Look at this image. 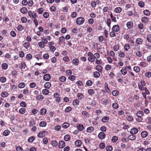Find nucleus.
I'll list each match as a JSON object with an SVG mask.
<instances>
[{"instance_id": "59", "label": "nucleus", "mask_w": 151, "mask_h": 151, "mask_svg": "<svg viewBox=\"0 0 151 151\" xmlns=\"http://www.w3.org/2000/svg\"><path fill=\"white\" fill-rule=\"evenodd\" d=\"M110 17L111 18L113 22H116V18L115 17H114L112 14V13H111L110 14Z\"/></svg>"}, {"instance_id": "49", "label": "nucleus", "mask_w": 151, "mask_h": 151, "mask_svg": "<svg viewBox=\"0 0 151 151\" xmlns=\"http://www.w3.org/2000/svg\"><path fill=\"white\" fill-rule=\"evenodd\" d=\"M86 84L88 86H90L92 85L93 83L91 80H88L86 82Z\"/></svg>"}, {"instance_id": "20", "label": "nucleus", "mask_w": 151, "mask_h": 151, "mask_svg": "<svg viewBox=\"0 0 151 151\" xmlns=\"http://www.w3.org/2000/svg\"><path fill=\"white\" fill-rule=\"evenodd\" d=\"M93 76L96 78L99 77L100 76V74L99 72L96 71L93 73Z\"/></svg>"}, {"instance_id": "7", "label": "nucleus", "mask_w": 151, "mask_h": 151, "mask_svg": "<svg viewBox=\"0 0 151 151\" xmlns=\"http://www.w3.org/2000/svg\"><path fill=\"white\" fill-rule=\"evenodd\" d=\"M20 11L23 14H26L28 12L27 9L25 7L21 8Z\"/></svg>"}, {"instance_id": "33", "label": "nucleus", "mask_w": 151, "mask_h": 151, "mask_svg": "<svg viewBox=\"0 0 151 151\" xmlns=\"http://www.w3.org/2000/svg\"><path fill=\"white\" fill-rule=\"evenodd\" d=\"M10 133V132L8 130H5L3 132V135L5 136H8Z\"/></svg>"}, {"instance_id": "54", "label": "nucleus", "mask_w": 151, "mask_h": 151, "mask_svg": "<svg viewBox=\"0 0 151 151\" xmlns=\"http://www.w3.org/2000/svg\"><path fill=\"white\" fill-rule=\"evenodd\" d=\"M106 148L107 151H111L113 150V147L111 146H107Z\"/></svg>"}, {"instance_id": "46", "label": "nucleus", "mask_w": 151, "mask_h": 151, "mask_svg": "<svg viewBox=\"0 0 151 151\" xmlns=\"http://www.w3.org/2000/svg\"><path fill=\"white\" fill-rule=\"evenodd\" d=\"M35 139V138L33 136L29 137L28 139V141L30 142H33Z\"/></svg>"}, {"instance_id": "37", "label": "nucleus", "mask_w": 151, "mask_h": 151, "mask_svg": "<svg viewBox=\"0 0 151 151\" xmlns=\"http://www.w3.org/2000/svg\"><path fill=\"white\" fill-rule=\"evenodd\" d=\"M42 93L43 94L47 95L49 93V91L47 89H45L42 90Z\"/></svg>"}, {"instance_id": "50", "label": "nucleus", "mask_w": 151, "mask_h": 151, "mask_svg": "<svg viewBox=\"0 0 151 151\" xmlns=\"http://www.w3.org/2000/svg\"><path fill=\"white\" fill-rule=\"evenodd\" d=\"M45 136V135L43 134L42 131H40L37 134V136L40 138H42Z\"/></svg>"}, {"instance_id": "36", "label": "nucleus", "mask_w": 151, "mask_h": 151, "mask_svg": "<svg viewBox=\"0 0 151 151\" xmlns=\"http://www.w3.org/2000/svg\"><path fill=\"white\" fill-rule=\"evenodd\" d=\"M25 86V84L23 82L19 84L18 87L19 88H23Z\"/></svg>"}, {"instance_id": "48", "label": "nucleus", "mask_w": 151, "mask_h": 151, "mask_svg": "<svg viewBox=\"0 0 151 151\" xmlns=\"http://www.w3.org/2000/svg\"><path fill=\"white\" fill-rule=\"evenodd\" d=\"M70 139V136L68 135H66L64 137V139L66 141H68Z\"/></svg>"}, {"instance_id": "30", "label": "nucleus", "mask_w": 151, "mask_h": 151, "mask_svg": "<svg viewBox=\"0 0 151 151\" xmlns=\"http://www.w3.org/2000/svg\"><path fill=\"white\" fill-rule=\"evenodd\" d=\"M30 45V43L28 42H25L24 43V46L26 49L29 47Z\"/></svg>"}, {"instance_id": "15", "label": "nucleus", "mask_w": 151, "mask_h": 151, "mask_svg": "<svg viewBox=\"0 0 151 151\" xmlns=\"http://www.w3.org/2000/svg\"><path fill=\"white\" fill-rule=\"evenodd\" d=\"M47 112V110L45 108L42 109L40 110V113L42 115H45Z\"/></svg>"}, {"instance_id": "39", "label": "nucleus", "mask_w": 151, "mask_h": 151, "mask_svg": "<svg viewBox=\"0 0 151 151\" xmlns=\"http://www.w3.org/2000/svg\"><path fill=\"white\" fill-rule=\"evenodd\" d=\"M44 98V97L42 95H39L36 96V99L39 100H41L43 99Z\"/></svg>"}, {"instance_id": "9", "label": "nucleus", "mask_w": 151, "mask_h": 151, "mask_svg": "<svg viewBox=\"0 0 151 151\" xmlns=\"http://www.w3.org/2000/svg\"><path fill=\"white\" fill-rule=\"evenodd\" d=\"M142 22L145 24L149 22L148 18L146 17H143L142 18Z\"/></svg>"}, {"instance_id": "56", "label": "nucleus", "mask_w": 151, "mask_h": 151, "mask_svg": "<svg viewBox=\"0 0 151 151\" xmlns=\"http://www.w3.org/2000/svg\"><path fill=\"white\" fill-rule=\"evenodd\" d=\"M112 107L113 108L116 109L119 107V105L116 103H113L112 105Z\"/></svg>"}, {"instance_id": "61", "label": "nucleus", "mask_w": 151, "mask_h": 151, "mask_svg": "<svg viewBox=\"0 0 151 151\" xmlns=\"http://www.w3.org/2000/svg\"><path fill=\"white\" fill-rule=\"evenodd\" d=\"M68 78L70 80L73 81L76 78V77L74 75H71L69 76Z\"/></svg>"}, {"instance_id": "26", "label": "nucleus", "mask_w": 151, "mask_h": 151, "mask_svg": "<svg viewBox=\"0 0 151 151\" xmlns=\"http://www.w3.org/2000/svg\"><path fill=\"white\" fill-rule=\"evenodd\" d=\"M47 125V123L45 121H42L39 124V126L40 127H45Z\"/></svg>"}, {"instance_id": "19", "label": "nucleus", "mask_w": 151, "mask_h": 151, "mask_svg": "<svg viewBox=\"0 0 151 151\" xmlns=\"http://www.w3.org/2000/svg\"><path fill=\"white\" fill-rule=\"evenodd\" d=\"M94 130V128L92 127H90L87 128L86 131L87 132L91 133Z\"/></svg>"}, {"instance_id": "13", "label": "nucleus", "mask_w": 151, "mask_h": 151, "mask_svg": "<svg viewBox=\"0 0 151 151\" xmlns=\"http://www.w3.org/2000/svg\"><path fill=\"white\" fill-rule=\"evenodd\" d=\"M77 128L80 131H82L84 129V127L83 125L79 124L77 126Z\"/></svg>"}, {"instance_id": "8", "label": "nucleus", "mask_w": 151, "mask_h": 151, "mask_svg": "<svg viewBox=\"0 0 151 151\" xmlns=\"http://www.w3.org/2000/svg\"><path fill=\"white\" fill-rule=\"evenodd\" d=\"M128 138L129 139L133 141L135 139L136 137L134 134H131L128 136Z\"/></svg>"}, {"instance_id": "12", "label": "nucleus", "mask_w": 151, "mask_h": 151, "mask_svg": "<svg viewBox=\"0 0 151 151\" xmlns=\"http://www.w3.org/2000/svg\"><path fill=\"white\" fill-rule=\"evenodd\" d=\"M82 113L85 117L87 118L89 117V114L86 111H83Z\"/></svg>"}, {"instance_id": "38", "label": "nucleus", "mask_w": 151, "mask_h": 151, "mask_svg": "<svg viewBox=\"0 0 151 151\" xmlns=\"http://www.w3.org/2000/svg\"><path fill=\"white\" fill-rule=\"evenodd\" d=\"M8 65L6 63H3L1 65L2 69L4 70H6L8 68Z\"/></svg>"}, {"instance_id": "35", "label": "nucleus", "mask_w": 151, "mask_h": 151, "mask_svg": "<svg viewBox=\"0 0 151 151\" xmlns=\"http://www.w3.org/2000/svg\"><path fill=\"white\" fill-rule=\"evenodd\" d=\"M133 70L136 73L139 72L140 70V68L138 66L134 67L133 68Z\"/></svg>"}, {"instance_id": "47", "label": "nucleus", "mask_w": 151, "mask_h": 151, "mask_svg": "<svg viewBox=\"0 0 151 151\" xmlns=\"http://www.w3.org/2000/svg\"><path fill=\"white\" fill-rule=\"evenodd\" d=\"M144 14L146 16H149L150 14V12L148 10H145L143 11Z\"/></svg>"}, {"instance_id": "4", "label": "nucleus", "mask_w": 151, "mask_h": 151, "mask_svg": "<svg viewBox=\"0 0 151 151\" xmlns=\"http://www.w3.org/2000/svg\"><path fill=\"white\" fill-rule=\"evenodd\" d=\"M51 77L50 74H45L43 76V79L44 80L48 81L50 79Z\"/></svg>"}, {"instance_id": "60", "label": "nucleus", "mask_w": 151, "mask_h": 151, "mask_svg": "<svg viewBox=\"0 0 151 151\" xmlns=\"http://www.w3.org/2000/svg\"><path fill=\"white\" fill-rule=\"evenodd\" d=\"M126 118L127 120L129 121H131L133 120V117L130 115L127 116Z\"/></svg>"}, {"instance_id": "62", "label": "nucleus", "mask_w": 151, "mask_h": 151, "mask_svg": "<svg viewBox=\"0 0 151 151\" xmlns=\"http://www.w3.org/2000/svg\"><path fill=\"white\" fill-rule=\"evenodd\" d=\"M88 60L90 62H92L94 61L95 58L92 57H89L88 58Z\"/></svg>"}, {"instance_id": "27", "label": "nucleus", "mask_w": 151, "mask_h": 151, "mask_svg": "<svg viewBox=\"0 0 151 151\" xmlns=\"http://www.w3.org/2000/svg\"><path fill=\"white\" fill-rule=\"evenodd\" d=\"M109 120V118L106 116L104 117L102 119V121L104 122H106Z\"/></svg>"}, {"instance_id": "63", "label": "nucleus", "mask_w": 151, "mask_h": 151, "mask_svg": "<svg viewBox=\"0 0 151 151\" xmlns=\"http://www.w3.org/2000/svg\"><path fill=\"white\" fill-rule=\"evenodd\" d=\"M147 39L148 42L151 43V34H149L147 36Z\"/></svg>"}, {"instance_id": "21", "label": "nucleus", "mask_w": 151, "mask_h": 151, "mask_svg": "<svg viewBox=\"0 0 151 151\" xmlns=\"http://www.w3.org/2000/svg\"><path fill=\"white\" fill-rule=\"evenodd\" d=\"M96 69L99 72H101L102 70V67L100 65H97L96 66Z\"/></svg>"}, {"instance_id": "2", "label": "nucleus", "mask_w": 151, "mask_h": 151, "mask_svg": "<svg viewBox=\"0 0 151 151\" xmlns=\"http://www.w3.org/2000/svg\"><path fill=\"white\" fill-rule=\"evenodd\" d=\"M98 136L99 139H103L105 138L106 134L104 132H101L99 134Z\"/></svg>"}, {"instance_id": "51", "label": "nucleus", "mask_w": 151, "mask_h": 151, "mask_svg": "<svg viewBox=\"0 0 151 151\" xmlns=\"http://www.w3.org/2000/svg\"><path fill=\"white\" fill-rule=\"evenodd\" d=\"M99 146L100 149H102L105 147V145L104 143L101 142Z\"/></svg>"}, {"instance_id": "14", "label": "nucleus", "mask_w": 151, "mask_h": 151, "mask_svg": "<svg viewBox=\"0 0 151 151\" xmlns=\"http://www.w3.org/2000/svg\"><path fill=\"white\" fill-rule=\"evenodd\" d=\"M148 135V133L146 131H144L142 132L141 133V136L143 138H146Z\"/></svg>"}, {"instance_id": "45", "label": "nucleus", "mask_w": 151, "mask_h": 151, "mask_svg": "<svg viewBox=\"0 0 151 151\" xmlns=\"http://www.w3.org/2000/svg\"><path fill=\"white\" fill-rule=\"evenodd\" d=\"M118 140V137L116 136H114L112 137V141L113 142H115Z\"/></svg>"}, {"instance_id": "40", "label": "nucleus", "mask_w": 151, "mask_h": 151, "mask_svg": "<svg viewBox=\"0 0 151 151\" xmlns=\"http://www.w3.org/2000/svg\"><path fill=\"white\" fill-rule=\"evenodd\" d=\"M104 87L105 88V90L107 92H108L109 91H110V89L108 87V84L107 83H105Z\"/></svg>"}, {"instance_id": "28", "label": "nucleus", "mask_w": 151, "mask_h": 151, "mask_svg": "<svg viewBox=\"0 0 151 151\" xmlns=\"http://www.w3.org/2000/svg\"><path fill=\"white\" fill-rule=\"evenodd\" d=\"M88 92L89 94L91 96L93 95L95 93L93 89H89L88 90Z\"/></svg>"}, {"instance_id": "64", "label": "nucleus", "mask_w": 151, "mask_h": 151, "mask_svg": "<svg viewBox=\"0 0 151 151\" xmlns=\"http://www.w3.org/2000/svg\"><path fill=\"white\" fill-rule=\"evenodd\" d=\"M16 150L17 151H24L22 148L19 146L16 147Z\"/></svg>"}, {"instance_id": "10", "label": "nucleus", "mask_w": 151, "mask_h": 151, "mask_svg": "<svg viewBox=\"0 0 151 151\" xmlns=\"http://www.w3.org/2000/svg\"><path fill=\"white\" fill-rule=\"evenodd\" d=\"M65 143L64 141H60L59 142V147L60 148H63L65 146Z\"/></svg>"}, {"instance_id": "34", "label": "nucleus", "mask_w": 151, "mask_h": 151, "mask_svg": "<svg viewBox=\"0 0 151 151\" xmlns=\"http://www.w3.org/2000/svg\"><path fill=\"white\" fill-rule=\"evenodd\" d=\"M122 11V9L120 7H117L115 8L114 11L116 13H119Z\"/></svg>"}, {"instance_id": "57", "label": "nucleus", "mask_w": 151, "mask_h": 151, "mask_svg": "<svg viewBox=\"0 0 151 151\" xmlns=\"http://www.w3.org/2000/svg\"><path fill=\"white\" fill-rule=\"evenodd\" d=\"M24 28L21 25H19L17 27V29L19 31H21L23 30Z\"/></svg>"}, {"instance_id": "3", "label": "nucleus", "mask_w": 151, "mask_h": 151, "mask_svg": "<svg viewBox=\"0 0 151 151\" xmlns=\"http://www.w3.org/2000/svg\"><path fill=\"white\" fill-rule=\"evenodd\" d=\"M138 132V130L137 128L135 127L132 128L130 131V133L131 134H136Z\"/></svg>"}, {"instance_id": "52", "label": "nucleus", "mask_w": 151, "mask_h": 151, "mask_svg": "<svg viewBox=\"0 0 151 151\" xmlns=\"http://www.w3.org/2000/svg\"><path fill=\"white\" fill-rule=\"evenodd\" d=\"M135 53L136 55L139 57H141L142 55V52L140 51H137V52H135Z\"/></svg>"}, {"instance_id": "6", "label": "nucleus", "mask_w": 151, "mask_h": 151, "mask_svg": "<svg viewBox=\"0 0 151 151\" xmlns=\"http://www.w3.org/2000/svg\"><path fill=\"white\" fill-rule=\"evenodd\" d=\"M72 63L76 66H78L79 63V60L77 58L74 59L72 60Z\"/></svg>"}, {"instance_id": "55", "label": "nucleus", "mask_w": 151, "mask_h": 151, "mask_svg": "<svg viewBox=\"0 0 151 151\" xmlns=\"http://www.w3.org/2000/svg\"><path fill=\"white\" fill-rule=\"evenodd\" d=\"M6 81V78L5 77H1L0 78V81L2 83H4Z\"/></svg>"}, {"instance_id": "5", "label": "nucleus", "mask_w": 151, "mask_h": 151, "mask_svg": "<svg viewBox=\"0 0 151 151\" xmlns=\"http://www.w3.org/2000/svg\"><path fill=\"white\" fill-rule=\"evenodd\" d=\"M112 30L115 32H118L119 30V26L118 25H114L112 28Z\"/></svg>"}, {"instance_id": "42", "label": "nucleus", "mask_w": 151, "mask_h": 151, "mask_svg": "<svg viewBox=\"0 0 151 151\" xmlns=\"http://www.w3.org/2000/svg\"><path fill=\"white\" fill-rule=\"evenodd\" d=\"M69 126V124L68 123L64 122L62 124V127L64 128H67Z\"/></svg>"}, {"instance_id": "31", "label": "nucleus", "mask_w": 151, "mask_h": 151, "mask_svg": "<svg viewBox=\"0 0 151 151\" xmlns=\"http://www.w3.org/2000/svg\"><path fill=\"white\" fill-rule=\"evenodd\" d=\"M26 112V109L24 108H21L19 110V112L20 114H24Z\"/></svg>"}, {"instance_id": "53", "label": "nucleus", "mask_w": 151, "mask_h": 151, "mask_svg": "<svg viewBox=\"0 0 151 151\" xmlns=\"http://www.w3.org/2000/svg\"><path fill=\"white\" fill-rule=\"evenodd\" d=\"M72 110V108L70 106H69L67 107L65 109V111L66 112H69Z\"/></svg>"}, {"instance_id": "18", "label": "nucleus", "mask_w": 151, "mask_h": 151, "mask_svg": "<svg viewBox=\"0 0 151 151\" xmlns=\"http://www.w3.org/2000/svg\"><path fill=\"white\" fill-rule=\"evenodd\" d=\"M51 86V83L49 82H46L44 85V87L47 89L49 88Z\"/></svg>"}, {"instance_id": "32", "label": "nucleus", "mask_w": 151, "mask_h": 151, "mask_svg": "<svg viewBox=\"0 0 151 151\" xmlns=\"http://www.w3.org/2000/svg\"><path fill=\"white\" fill-rule=\"evenodd\" d=\"M22 69V70H26L27 69V67L26 65V64L25 63H21Z\"/></svg>"}, {"instance_id": "58", "label": "nucleus", "mask_w": 151, "mask_h": 151, "mask_svg": "<svg viewBox=\"0 0 151 151\" xmlns=\"http://www.w3.org/2000/svg\"><path fill=\"white\" fill-rule=\"evenodd\" d=\"M1 96L3 97H7L8 95V94L7 92H2L1 94Z\"/></svg>"}, {"instance_id": "11", "label": "nucleus", "mask_w": 151, "mask_h": 151, "mask_svg": "<svg viewBox=\"0 0 151 151\" xmlns=\"http://www.w3.org/2000/svg\"><path fill=\"white\" fill-rule=\"evenodd\" d=\"M77 96L79 100H81L84 97V96L81 93H78Z\"/></svg>"}, {"instance_id": "1", "label": "nucleus", "mask_w": 151, "mask_h": 151, "mask_svg": "<svg viewBox=\"0 0 151 151\" xmlns=\"http://www.w3.org/2000/svg\"><path fill=\"white\" fill-rule=\"evenodd\" d=\"M85 21V19L83 17H79L76 19V23L77 24L79 25L83 24Z\"/></svg>"}, {"instance_id": "29", "label": "nucleus", "mask_w": 151, "mask_h": 151, "mask_svg": "<svg viewBox=\"0 0 151 151\" xmlns=\"http://www.w3.org/2000/svg\"><path fill=\"white\" fill-rule=\"evenodd\" d=\"M59 80L62 82H65L66 80V78L64 76H62L59 78Z\"/></svg>"}, {"instance_id": "23", "label": "nucleus", "mask_w": 151, "mask_h": 151, "mask_svg": "<svg viewBox=\"0 0 151 151\" xmlns=\"http://www.w3.org/2000/svg\"><path fill=\"white\" fill-rule=\"evenodd\" d=\"M79 103V101L77 99L74 100L73 102V104L74 106H78Z\"/></svg>"}, {"instance_id": "17", "label": "nucleus", "mask_w": 151, "mask_h": 151, "mask_svg": "<svg viewBox=\"0 0 151 151\" xmlns=\"http://www.w3.org/2000/svg\"><path fill=\"white\" fill-rule=\"evenodd\" d=\"M82 143V142L79 140H77L75 142L76 145L78 147L80 146L81 145Z\"/></svg>"}, {"instance_id": "41", "label": "nucleus", "mask_w": 151, "mask_h": 151, "mask_svg": "<svg viewBox=\"0 0 151 151\" xmlns=\"http://www.w3.org/2000/svg\"><path fill=\"white\" fill-rule=\"evenodd\" d=\"M112 94L114 96H117L119 94V92L117 90H114L112 92Z\"/></svg>"}, {"instance_id": "24", "label": "nucleus", "mask_w": 151, "mask_h": 151, "mask_svg": "<svg viewBox=\"0 0 151 151\" xmlns=\"http://www.w3.org/2000/svg\"><path fill=\"white\" fill-rule=\"evenodd\" d=\"M130 48V46L129 44H127L124 45V49L126 51H128Z\"/></svg>"}, {"instance_id": "25", "label": "nucleus", "mask_w": 151, "mask_h": 151, "mask_svg": "<svg viewBox=\"0 0 151 151\" xmlns=\"http://www.w3.org/2000/svg\"><path fill=\"white\" fill-rule=\"evenodd\" d=\"M51 145L53 147H56L57 146L58 143L55 140H53L51 141Z\"/></svg>"}, {"instance_id": "44", "label": "nucleus", "mask_w": 151, "mask_h": 151, "mask_svg": "<svg viewBox=\"0 0 151 151\" xmlns=\"http://www.w3.org/2000/svg\"><path fill=\"white\" fill-rule=\"evenodd\" d=\"M101 101L105 105H106L108 103V99L105 98L102 99Z\"/></svg>"}, {"instance_id": "16", "label": "nucleus", "mask_w": 151, "mask_h": 151, "mask_svg": "<svg viewBox=\"0 0 151 151\" xmlns=\"http://www.w3.org/2000/svg\"><path fill=\"white\" fill-rule=\"evenodd\" d=\"M143 42V40L140 38H137L136 40V43L138 45L141 44Z\"/></svg>"}, {"instance_id": "22", "label": "nucleus", "mask_w": 151, "mask_h": 151, "mask_svg": "<svg viewBox=\"0 0 151 151\" xmlns=\"http://www.w3.org/2000/svg\"><path fill=\"white\" fill-rule=\"evenodd\" d=\"M127 26L128 28H130L133 27V24L131 22H128L127 23Z\"/></svg>"}, {"instance_id": "43", "label": "nucleus", "mask_w": 151, "mask_h": 151, "mask_svg": "<svg viewBox=\"0 0 151 151\" xmlns=\"http://www.w3.org/2000/svg\"><path fill=\"white\" fill-rule=\"evenodd\" d=\"M138 117H142L143 115V112L142 111H139L136 114Z\"/></svg>"}]
</instances>
